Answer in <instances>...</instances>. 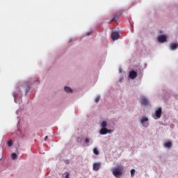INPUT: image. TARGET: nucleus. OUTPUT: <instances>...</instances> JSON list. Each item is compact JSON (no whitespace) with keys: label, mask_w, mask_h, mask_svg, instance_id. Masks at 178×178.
<instances>
[{"label":"nucleus","mask_w":178,"mask_h":178,"mask_svg":"<svg viewBox=\"0 0 178 178\" xmlns=\"http://www.w3.org/2000/svg\"><path fill=\"white\" fill-rule=\"evenodd\" d=\"M123 167L122 166H118L117 168H115L113 170V175L115 177H119V176H122L123 175Z\"/></svg>","instance_id":"f257e3e1"},{"label":"nucleus","mask_w":178,"mask_h":178,"mask_svg":"<svg viewBox=\"0 0 178 178\" xmlns=\"http://www.w3.org/2000/svg\"><path fill=\"white\" fill-rule=\"evenodd\" d=\"M140 123L143 126V127H148L149 124H148V118L146 117H143L140 119Z\"/></svg>","instance_id":"f03ea898"},{"label":"nucleus","mask_w":178,"mask_h":178,"mask_svg":"<svg viewBox=\"0 0 178 178\" xmlns=\"http://www.w3.org/2000/svg\"><path fill=\"white\" fill-rule=\"evenodd\" d=\"M120 35H119V33L116 31H113L111 33V38L113 41H116V40H119V38Z\"/></svg>","instance_id":"7ed1b4c3"},{"label":"nucleus","mask_w":178,"mask_h":178,"mask_svg":"<svg viewBox=\"0 0 178 178\" xmlns=\"http://www.w3.org/2000/svg\"><path fill=\"white\" fill-rule=\"evenodd\" d=\"M140 104L141 105H144L145 106H147V105H149V102L146 97H142L140 98Z\"/></svg>","instance_id":"20e7f679"},{"label":"nucleus","mask_w":178,"mask_h":178,"mask_svg":"<svg viewBox=\"0 0 178 178\" xmlns=\"http://www.w3.org/2000/svg\"><path fill=\"white\" fill-rule=\"evenodd\" d=\"M162 116V108L159 107L156 111V117H154V119H159Z\"/></svg>","instance_id":"39448f33"},{"label":"nucleus","mask_w":178,"mask_h":178,"mask_svg":"<svg viewBox=\"0 0 178 178\" xmlns=\"http://www.w3.org/2000/svg\"><path fill=\"white\" fill-rule=\"evenodd\" d=\"M129 79H131L132 80H134L137 77V72L132 70L129 72Z\"/></svg>","instance_id":"423d86ee"},{"label":"nucleus","mask_w":178,"mask_h":178,"mask_svg":"<svg viewBox=\"0 0 178 178\" xmlns=\"http://www.w3.org/2000/svg\"><path fill=\"white\" fill-rule=\"evenodd\" d=\"M100 168H101V163H93V170H95V172H98V170H99Z\"/></svg>","instance_id":"0eeeda50"},{"label":"nucleus","mask_w":178,"mask_h":178,"mask_svg":"<svg viewBox=\"0 0 178 178\" xmlns=\"http://www.w3.org/2000/svg\"><path fill=\"white\" fill-rule=\"evenodd\" d=\"M111 131H112L111 129H108L106 128H102V129L100 130V134H108V133H111Z\"/></svg>","instance_id":"6e6552de"},{"label":"nucleus","mask_w":178,"mask_h":178,"mask_svg":"<svg viewBox=\"0 0 178 178\" xmlns=\"http://www.w3.org/2000/svg\"><path fill=\"white\" fill-rule=\"evenodd\" d=\"M120 16H122V13H116L114 17L111 19V22H118Z\"/></svg>","instance_id":"1a4fd4ad"},{"label":"nucleus","mask_w":178,"mask_h":178,"mask_svg":"<svg viewBox=\"0 0 178 178\" xmlns=\"http://www.w3.org/2000/svg\"><path fill=\"white\" fill-rule=\"evenodd\" d=\"M159 42H166V36L164 35H161L158 37Z\"/></svg>","instance_id":"9d476101"},{"label":"nucleus","mask_w":178,"mask_h":178,"mask_svg":"<svg viewBox=\"0 0 178 178\" xmlns=\"http://www.w3.org/2000/svg\"><path fill=\"white\" fill-rule=\"evenodd\" d=\"M170 48L172 51H175V49H177L178 48V44H176V43H172L170 45Z\"/></svg>","instance_id":"9b49d317"},{"label":"nucleus","mask_w":178,"mask_h":178,"mask_svg":"<svg viewBox=\"0 0 178 178\" xmlns=\"http://www.w3.org/2000/svg\"><path fill=\"white\" fill-rule=\"evenodd\" d=\"M164 147L166 148H170L172 147V142L169 141L165 143Z\"/></svg>","instance_id":"f8f14e48"},{"label":"nucleus","mask_w":178,"mask_h":178,"mask_svg":"<svg viewBox=\"0 0 178 178\" xmlns=\"http://www.w3.org/2000/svg\"><path fill=\"white\" fill-rule=\"evenodd\" d=\"M106 126H107L106 121H103L101 124L102 129H106Z\"/></svg>","instance_id":"ddd939ff"},{"label":"nucleus","mask_w":178,"mask_h":178,"mask_svg":"<svg viewBox=\"0 0 178 178\" xmlns=\"http://www.w3.org/2000/svg\"><path fill=\"white\" fill-rule=\"evenodd\" d=\"M65 91L66 92H72V91H73V90H72V88H70V87L65 86Z\"/></svg>","instance_id":"4468645a"},{"label":"nucleus","mask_w":178,"mask_h":178,"mask_svg":"<svg viewBox=\"0 0 178 178\" xmlns=\"http://www.w3.org/2000/svg\"><path fill=\"white\" fill-rule=\"evenodd\" d=\"M11 158L12 159H17V154H16V153H12L11 154Z\"/></svg>","instance_id":"2eb2a0df"},{"label":"nucleus","mask_w":178,"mask_h":178,"mask_svg":"<svg viewBox=\"0 0 178 178\" xmlns=\"http://www.w3.org/2000/svg\"><path fill=\"white\" fill-rule=\"evenodd\" d=\"M93 152H94L95 155H99V152L98 151V149L97 148L93 149Z\"/></svg>","instance_id":"dca6fc26"},{"label":"nucleus","mask_w":178,"mask_h":178,"mask_svg":"<svg viewBox=\"0 0 178 178\" xmlns=\"http://www.w3.org/2000/svg\"><path fill=\"white\" fill-rule=\"evenodd\" d=\"M8 147H12V145H13V141L12 140H9L8 141Z\"/></svg>","instance_id":"f3484780"},{"label":"nucleus","mask_w":178,"mask_h":178,"mask_svg":"<svg viewBox=\"0 0 178 178\" xmlns=\"http://www.w3.org/2000/svg\"><path fill=\"white\" fill-rule=\"evenodd\" d=\"M99 99H101V97L97 96V97L95 98V102H96V103L99 102Z\"/></svg>","instance_id":"a211bd4d"},{"label":"nucleus","mask_w":178,"mask_h":178,"mask_svg":"<svg viewBox=\"0 0 178 178\" xmlns=\"http://www.w3.org/2000/svg\"><path fill=\"white\" fill-rule=\"evenodd\" d=\"M135 173H136V170L132 169L131 170V177H133V176H134Z\"/></svg>","instance_id":"6ab92c4d"},{"label":"nucleus","mask_w":178,"mask_h":178,"mask_svg":"<svg viewBox=\"0 0 178 178\" xmlns=\"http://www.w3.org/2000/svg\"><path fill=\"white\" fill-rule=\"evenodd\" d=\"M64 175H65V178H70V174H69V172H66L64 173Z\"/></svg>","instance_id":"aec40b11"},{"label":"nucleus","mask_w":178,"mask_h":178,"mask_svg":"<svg viewBox=\"0 0 178 178\" xmlns=\"http://www.w3.org/2000/svg\"><path fill=\"white\" fill-rule=\"evenodd\" d=\"M85 143H86V144H88L90 143V139L88 138H86L85 139Z\"/></svg>","instance_id":"412c9836"},{"label":"nucleus","mask_w":178,"mask_h":178,"mask_svg":"<svg viewBox=\"0 0 178 178\" xmlns=\"http://www.w3.org/2000/svg\"><path fill=\"white\" fill-rule=\"evenodd\" d=\"M92 33V32H89L86 33V35H91V34Z\"/></svg>","instance_id":"4be33fe9"},{"label":"nucleus","mask_w":178,"mask_h":178,"mask_svg":"<svg viewBox=\"0 0 178 178\" xmlns=\"http://www.w3.org/2000/svg\"><path fill=\"white\" fill-rule=\"evenodd\" d=\"M47 140H48V136L44 137V141H47Z\"/></svg>","instance_id":"5701e85b"},{"label":"nucleus","mask_w":178,"mask_h":178,"mask_svg":"<svg viewBox=\"0 0 178 178\" xmlns=\"http://www.w3.org/2000/svg\"><path fill=\"white\" fill-rule=\"evenodd\" d=\"M14 98H15V99H16V98H17V96L16 95V94H14Z\"/></svg>","instance_id":"b1692460"},{"label":"nucleus","mask_w":178,"mask_h":178,"mask_svg":"<svg viewBox=\"0 0 178 178\" xmlns=\"http://www.w3.org/2000/svg\"><path fill=\"white\" fill-rule=\"evenodd\" d=\"M26 93L27 94V90L26 91Z\"/></svg>","instance_id":"393cba45"}]
</instances>
